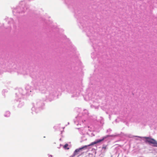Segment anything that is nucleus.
Returning <instances> with one entry per match:
<instances>
[{"label": "nucleus", "instance_id": "f257e3e1", "mask_svg": "<svg viewBox=\"0 0 157 157\" xmlns=\"http://www.w3.org/2000/svg\"><path fill=\"white\" fill-rule=\"evenodd\" d=\"M143 138L145 139V142L149 144H152L154 147H157V141L155 139L149 137H144Z\"/></svg>", "mask_w": 157, "mask_h": 157}, {"label": "nucleus", "instance_id": "f03ea898", "mask_svg": "<svg viewBox=\"0 0 157 157\" xmlns=\"http://www.w3.org/2000/svg\"><path fill=\"white\" fill-rule=\"evenodd\" d=\"M110 136H109V135H107L106 136H104L102 138V139L98 140L94 142H92L90 144L88 145V146H91L92 145H94L95 144H96L97 143H100V142H102V141H103L105 139H106V138H107L108 137H110Z\"/></svg>", "mask_w": 157, "mask_h": 157}, {"label": "nucleus", "instance_id": "7ed1b4c3", "mask_svg": "<svg viewBox=\"0 0 157 157\" xmlns=\"http://www.w3.org/2000/svg\"><path fill=\"white\" fill-rule=\"evenodd\" d=\"M80 150L79 148L76 149L74 152V155H77V153L79 152Z\"/></svg>", "mask_w": 157, "mask_h": 157}, {"label": "nucleus", "instance_id": "20e7f679", "mask_svg": "<svg viewBox=\"0 0 157 157\" xmlns=\"http://www.w3.org/2000/svg\"><path fill=\"white\" fill-rule=\"evenodd\" d=\"M68 146V144H66L64 146V148L65 149H69V147H67Z\"/></svg>", "mask_w": 157, "mask_h": 157}, {"label": "nucleus", "instance_id": "39448f33", "mask_svg": "<svg viewBox=\"0 0 157 157\" xmlns=\"http://www.w3.org/2000/svg\"><path fill=\"white\" fill-rule=\"evenodd\" d=\"M88 146V145H85V146H84L83 147L79 148V149H80V150H81L83 149H84V148H85L87 147Z\"/></svg>", "mask_w": 157, "mask_h": 157}]
</instances>
